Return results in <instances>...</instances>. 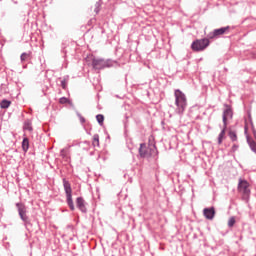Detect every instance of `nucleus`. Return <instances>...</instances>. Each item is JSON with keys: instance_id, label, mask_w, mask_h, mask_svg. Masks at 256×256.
I'll return each instance as SVG.
<instances>
[{"instance_id": "nucleus-1", "label": "nucleus", "mask_w": 256, "mask_h": 256, "mask_svg": "<svg viewBox=\"0 0 256 256\" xmlns=\"http://www.w3.org/2000/svg\"><path fill=\"white\" fill-rule=\"evenodd\" d=\"M175 97V105H176V113L178 115H183L185 113V109H187V96L183 91L176 89L174 91Z\"/></svg>"}, {"instance_id": "nucleus-2", "label": "nucleus", "mask_w": 256, "mask_h": 256, "mask_svg": "<svg viewBox=\"0 0 256 256\" xmlns=\"http://www.w3.org/2000/svg\"><path fill=\"white\" fill-rule=\"evenodd\" d=\"M251 184L243 178L238 179V186H237V191L242 195V201L249 202V199L251 197Z\"/></svg>"}, {"instance_id": "nucleus-3", "label": "nucleus", "mask_w": 256, "mask_h": 256, "mask_svg": "<svg viewBox=\"0 0 256 256\" xmlns=\"http://www.w3.org/2000/svg\"><path fill=\"white\" fill-rule=\"evenodd\" d=\"M159 151L157 146L153 144L152 146H147V144L142 143L139 147V155L142 159H149V157H155L158 155Z\"/></svg>"}, {"instance_id": "nucleus-4", "label": "nucleus", "mask_w": 256, "mask_h": 256, "mask_svg": "<svg viewBox=\"0 0 256 256\" xmlns=\"http://www.w3.org/2000/svg\"><path fill=\"white\" fill-rule=\"evenodd\" d=\"M65 195H66V203L70 209V211L75 210V203L73 202V189L71 188V182L67 179H62Z\"/></svg>"}, {"instance_id": "nucleus-5", "label": "nucleus", "mask_w": 256, "mask_h": 256, "mask_svg": "<svg viewBox=\"0 0 256 256\" xmlns=\"http://www.w3.org/2000/svg\"><path fill=\"white\" fill-rule=\"evenodd\" d=\"M115 65H119L117 61L111 59H103V58H93L92 59V67L95 70L105 69L107 67H115Z\"/></svg>"}, {"instance_id": "nucleus-6", "label": "nucleus", "mask_w": 256, "mask_h": 256, "mask_svg": "<svg viewBox=\"0 0 256 256\" xmlns=\"http://www.w3.org/2000/svg\"><path fill=\"white\" fill-rule=\"evenodd\" d=\"M16 208L18 211V215L23 221L24 225L27 227V225H31V219H29V216L27 215V206L25 204L18 202L16 203Z\"/></svg>"}, {"instance_id": "nucleus-7", "label": "nucleus", "mask_w": 256, "mask_h": 256, "mask_svg": "<svg viewBox=\"0 0 256 256\" xmlns=\"http://www.w3.org/2000/svg\"><path fill=\"white\" fill-rule=\"evenodd\" d=\"M209 38L197 39L192 42L191 49L192 51H205V48L210 45Z\"/></svg>"}, {"instance_id": "nucleus-8", "label": "nucleus", "mask_w": 256, "mask_h": 256, "mask_svg": "<svg viewBox=\"0 0 256 256\" xmlns=\"http://www.w3.org/2000/svg\"><path fill=\"white\" fill-rule=\"evenodd\" d=\"M224 107H226L223 111L222 114V121L223 125L227 127L229 119H233V108H231V105L229 104H224Z\"/></svg>"}, {"instance_id": "nucleus-9", "label": "nucleus", "mask_w": 256, "mask_h": 256, "mask_svg": "<svg viewBox=\"0 0 256 256\" xmlns=\"http://www.w3.org/2000/svg\"><path fill=\"white\" fill-rule=\"evenodd\" d=\"M229 29H231L230 26L214 29V31L210 32L207 35V37H208V39H218V37H221V35H225V33H227L229 31Z\"/></svg>"}, {"instance_id": "nucleus-10", "label": "nucleus", "mask_w": 256, "mask_h": 256, "mask_svg": "<svg viewBox=\"0 0 256 256\" xmlns=\"http://www.w3.org/2000/svg\"><path fill=\"white\" fill-rule=\"evenodd\" d=\"M252 133H253V137H254L255 140H253L251 138V136L246 135V141H247L251 151H253V153L256 154V130H255L254 126H252Z\"/></svg>"}, {"instance_id": "nucleus-11", "label": "nucleus", "mask_w": 256, "mask_h": 256, "mask_svg": "<svg viewBox=\"0 0 256 256\" xmlns=\"http://www.w3.org/2000/svg\"><path fill=\"white\" fill-rule=\"evenodd\" d=\"M76 207L81 213H87V202H85L83 197L80 196L76 198Z\"/></svg>"}, {"instance_id": "nucleus-12", "label": "nucleus", "mask_w": 256, "mask_h": 256, "mask_svg": "<svg viewBox=\"0 0 256 256\" xmlns=\"http://www.w3.org/2000/svg\"><path fill=\"white\" fill-rule=\"evenodd\" d=\"M215 214H216V211H215V207L213 206L203 209V215L209 221H213V219H215Z\"/></svg>"}, {"instance_id": "nucleus-13", "label": "nucleus", "mask_w": 256, "mask_h": 256, "mask_svg": "<svg viewBox=\"0 0 256 256\" xmlns=\"http://www.w3.org/2000/svg\"><path fill=\"white\" fill-rule=\"evenodd\" d=\"M23 131H29L30 133L33 131V123L30 119L24 121Z\"/></svg>"}, {"instance_id": "nucleus-14", "label": "nucleus", "mask_w": 256, "mask_h": 256, "mask_svg": "<svg viewBox=\"0 0 256 256\" xmlns=\"http://www.w3.org/2000/svg\"><path fill=\"white\" fill-rule=\"evenodd\" d=\"M228 137L232 141V143H237V141H239V138L237 137V132L235 130H229Z\"/></svg>"}, {"instance_id": "nucleus-15", "label": "nucleus", "mask_w": 256, "mask_h": 256, "mask_svg": "<svg viewBox=\"0 0 256 256\" xmlns=\"http://www.w3.org/2000/svg\"><path fill=\"white\" fill-rule=\"evenodd\" d=\"M22 151H24V153H27V151H29V138L25 136V134L22 140Z\"/></svg>"}, {"instance_id": "nucleus-16", "label": "nucleus", "mask_w": 256, "mask_h": 256, "mask_svg": "<svg viewBox=\"0 0 256 256\" xmlns=\"http://www.w3.org/2000/svg\"><path fill=\"white\" fill-rule=\"evenodd\" d=\"M226 131H227V126L223 125V129L221 130L220 134L218 135V145H221V143H223V140L225 139Z\"/></svg>"}, {"instance_id": "nucleus-17", "label": "nucleus", "mask_w": 256, "mask_h": 256, "mask_svg": "<svg viewBox=\"0 0 256 256\" xmlns=\"http://www.w3.org/2000/svg\"><path fill=\"white\" fill-rule=\"evenodd\" d=\"M0 107H1V109H9V107H11V101L7 100V99H3L0 102Z\"/></svg>"}, {"instance_id": "nucleus-18", "label": "nucleus", "mask_w": 256, "mask_h": 256, "mask_svg": "<svg viewBox=\"0 0 256 256\" xmlns=\"http://www.w3.org/2000/svg\"><path fill=\"white\" fill-rule=\"evenodd\" d=\"M31 58V53L23 52L20 56L21 63H25V61Z\"/></svg>"}, {"instance_id": "nucleus-19", "label": "nucleus", "mask_w": 256, "mask_h": 256, "mask_svg": "<svg viewBox=\"0 0 256 256\" xmlns=\"http://www.w3.org/2000/svg\"><path fill=\"white\" fill-rule=\"evenodd\" d=\"M96 121L100 126H103V123L105 122V116H103V114L96 115Z\"/></svg>"}, {"instance_id": "nucleus-20", "label": "nucleus", "mask_w": 256, "mask_h": 256, "mask_svg": "<svg viewBox=\"0 0 256 256\" xmlns=\"http://www.w3.org/2000/svg\"><path fill=\"white\" fill-rule=\"evenodd\" d=\"M92 143L94 147H99V134H94Z\"/></svg>"}, {"instance_id": "nucleus-21", "label": "nucleus", "mask_w": 256, "mask_h": 256, "mask_svg": "<svg viewBox=\"0 0 256 256\" xmlns=\"http://www.w3.org/2000/svg\"><path fill=\"white\" fill-rule=\"evenodd\" d=\"M67 83H69V80L67 79V78H63L62 80H61V87H62V89H67Z\"/></svg>"}, {"instance_id": "nucleus-22", "label": "nucleus", "mask_w": 256, "mask_h": 256, "mask_svg": "<svg viewBox=\"0 0 256 256\" xmlns=\"http://www.w3.org/2000/svg\"><path fill=\"white\" fill-rule=\"evenodd\" d=\"M99 11H101V2H96L94 12L98 15Z\"/></svg>"}, {"instance_id": "nucleus-23", "label": "nucleus", "mask_w": 256, "mask_h": 256, "mask_svg": "<svg viewBox=\"0 0 256 256\" xmlns=\"http://www.w3.org/2000/svg\"><path fill=\"white\" fill-rule=\"evenodd\" d=\"M59 103H60V105H65V104L69 103V99L66 97H61L59 99Z\"/></svg>"}, {"instance_id": "nucleus-24", "label": "nucleus", "mask_w": 256, "mask_h": 256, "mask_svg": "<svg viewBox=\"0 0 256 256\" xmlns=\"http://www.w3.org/2000/svg\"><path fill=\"white\" fill-rule=\"evenodd\" d=\"M235 223H236V221H235V217H231L230 219H229V221H228V227H234L235 226Z\"/></svg>"}, {"instance_id": "nucleus-25", "label": "nucleus", "mask_w": 256, "mask_h": 256, "mask_svg": "<svg viewBox=\"0 0 256 256\" xmlns=\"http://www.w3.org/2000/svg\"><path fill=\"white\" fill-rule=\"evenodd\" d=\"M239 150V144H237V142H234V144L232 145L231 151L232 153H235V151Z\"/></svg>"}, {"instance_id": "nucleus-26", "label": "nucleus", "mask_w": 256, "mask_h": 256, "mask_svg": "<svg viewBox=\"0 0 256 256\" xmlns=\"http://www.w3.org/2000/svg\"><path fill=\"white\" fill-rule=\"evenodd\" d=\"M60 156H62L63 159H65V157H67V154L65 153V149H62L60 151Z\"/></svg>"}, {"instance_id": "nucleus-27", "label": "nucleus", "mask_w": 256, "mask_h": 256, "mask_svg": "<svg viewBox=\"0 0 256 256\" xmlns=\"http://www.w3.org/2000/svg\"><path fill=\"white\" fill-rule=\"evenodd\" d=\"M78 117H79L81 123H85V121H86L85 117H83L81 114H78Z\"/></svg>"}, {"instance_id": "nucleus-28", "label": "nucleus", "mask_w": 256, "mask_h": 256, "mask_svg": "<svg viewBox=\"0 0 256 256\" xmlns=\"http://www.w3.org/2000/svg\"><path fill=\"white\" fill-rule=\"evenodd\" d=\"M244 133L247 134V126H245Z\"/></svg>"}, {"instance_id": "nucleus-29", "label": "nucleus", "mask_w": 256, "mask_h": 256, "mask_svg": "<svg viewBox=\"0 0 256 256\" xmlns=\"http://www.w3.org/2000/svg\"><path fill=\"white\" fill-rule=\"evenodd\" d=\"M12 1H13V3L17 4V1H15V0H12Z\"/></svg>"}]
</instances>
